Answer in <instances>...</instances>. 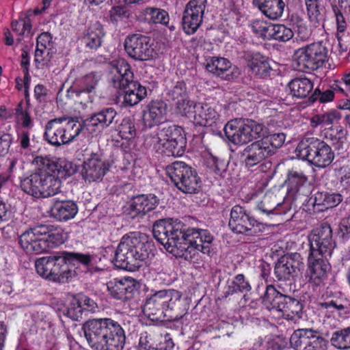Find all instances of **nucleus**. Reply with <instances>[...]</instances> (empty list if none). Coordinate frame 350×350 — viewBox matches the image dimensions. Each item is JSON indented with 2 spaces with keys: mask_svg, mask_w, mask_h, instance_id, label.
Listing matches in <instances>:
<instances>
[{
  "mask_svg": "<svg viewBox=\"0 0 350 350\" xmlns=\"http://www.w3.org/2000/svg\"><path fill=\"white\" fill-rule=\"evenodd\" d=\"M189 305L180 291L175 289L156 291L146 299L143 312L152 321L178 322L187 314Z\"/></svg>",
  "mask_w": 350,
  "mask_h": 350,
  "instance_id": "nucleus-1",
  "label": "nucleus"
},
{
  "mask_svg": "<svg viewBox=\"0 0 350 350\" xmlns=\"http://www.w3.org/2000/svg\"><path fill=\"white\" fill-rule=\"evenodd\" d=\"M88 345L96 350H122L126 336L122 326L109 318L92 319L82 326Z\"/></svg>",
  "mask_w": 350,
  "mask_h": 350,
  "instance_id": "nucleus-2",
  "label": "nucleus"
},
{
  "mask_svg": "<svg viewBox=\"0 0 350 350\" xmlns=\"http://www.w3.org/2000/svg\"><path fill=\"white\" fill-rule=\"evenodd\" d=\"M42 176V198L53 196L60 191L62 180L72 176L75 169L71 162L64 159L57 161L47 156H37L33 159Z\"/></svg>",
  "mask_w": 350,
  "mask_h": 350,
  "instance_id": "nucleus-3",
  "label": "nucleus"
},
{
  "mask_svg": "<svg viewBox=\"0 0 350 350\" xmlns=\"http://www.w3.org/2000/svg\"><path fill=\"white\" fill-rule=\"evenodd\" d=\"M151 140L155 150L166 157H181L185 151L187 139L183 129L175 124L159 126Z\"/></svg>",
  "mask_w": 350,
  "mask_h": 350,
  "instance_id": "nucleus-4",
  "label": "nucleus"
},
{
  "mask_svg": "<svg viewBox=\"0 0 350 350\" xmlns=\"http://www.w3.org/2000/svg\"><path fill=\"white\" fill-rule=\"evenodd\" d=\"M151 246L137 237L135 232L124 235L116 247L117 268L129 269L137 262L144 261L149 258Z\"/></svg>",
  "mask_w": 350,
  "mask_h": 350,
  "instance_id": "nucleus-5",
  "label": "nucleus"
},
{
  "mask_svg": "<svg viewBox=\"0 0 350 350\" xmlns=\"http://www.w3.org/2000/svg\"><path fill=\"white\" fill-rule=\"evenodd\" d=\"M261 302L269 311L280 312L286 319L294 320L301 317L304 308L301 301L280 292L272 284L267 285L265 292L261 297Z\"/></svg>",
  "mask_w": 350,
  "mask_h": 350,
  "instance_id": "nucleus-6",
  "label": "nucleus"
},
{
  "mask_svg": "<svg viewBox=\"0 0 350 350\" xmlns=\"http://www.w3.org/2000/svg\"><path fill=\"white\" fill-rule=\"evenodd\" d=\"M35 267L40 277L57 284L68 283L77 275L76 271L66 264L62 251L37 259Z\"/></svg>",
  "mask_w": 350,
  "mask_h": 350,
  "instance_id": "nucleus-7",
  "label": "nucleus"
},
{
  "mask_svg": "<svg viewBox=\"0 0 350 350\" xmlns=\"http://www.w3.org/2000/svg\"><path fill=\"white\" fill-rule=\"evenodd\" d=\"M295 152L301 159L320 168L329 166L335 157L331 146L315 137H304L297 144Z\"/></svg>",
  "mask_w": 350,
  "mask_h": 350,
  "instance_id": "nucleus-8",
  "label": "nucleus"
},
{
  "mask_svg": "<svg viewBox=\"0 0 350 350\" xmlns=\"http://www.w3.org/2000/svg\"><path fill=\"white\" fill-rule=\"evenodd\" d=\"M184 249L183 256L187 260L196 262L198 260L199 252L211 256L213 254L214 237L207 229L190 228L186 225L183 234Z\"/></svg>",
  "mask_w": 350,
  "mask_h": 350,
  "instance_id": "nucleus-9",
  "label": "nucleus"
},
{
  "mask_svg": "<svg viewBox=\"0 0 350 350\" xmlns=\"http://www.w3.org/2000/svg\"><path fill=\"white\" fill-rule=\"evenodd\" d=\"M186 225L178 219H159L153 225V236L167 251L172 252L174 248H182Z\"/></svg>",
  "mask_w": 350,
  "mask_h": 350,
  "instance_id": "nucleus-10",
  "label": "nucleus"
},
{
  "mask_svg": "<svg viewBox=\"0 0 350 350\" xmlns=\"http://www.w3.org/2000/svg\"><path fill=\"white\" fill-rule=\"evenodd\" d=\"M167 176L174 185L185 193H197L201 187V179L196 170L183 161H174L165 167Z\"/></svg>",
  "mask_w": 350,
  "mask_h": 350,
  "instance_id": "nucleus-11",
  "label": "nucleus"
},
{
  "mask_svg": "<svg viewBox=\"0 0 350 350\" xmlns=\"http://www.w3.org/2000/svg\"><path fill=\"white\" fill-rule=\"evenodd\" d=\"M264 126L252 119H233L224 126L227 139L234 145H243L260 137Z\"/></svg>",
  "mask_w": 350,
  "mask_h": 350,
  "instance_id": "nucleus-12",
  "label": "nucleus"
},
{
  "mask_svg": "<svg viewBox=\"0 0 350 350\" xmlns=\"http://www.w3.org/2000/svg\"><path fill=\"white\" fill-rule=\"evenodd\" d=\"M295 56L298 69L310 72L324 66L327 58V49L322 42H314L296 50Z\"/></svg>",
  "mask_w": 350,
  "mask_h": 350,
  "instance_id": "nucleus-13",
  "label": "nucleus"
},
{
  "mask_svg": "<svg viewBox=\"0 0 350 350\" xmlns=\"http://www.w3.org/2000/svg\"><path fill=\"white\" fill-rule=\"evenodd\" d=\"M228 226L233 232L249 236L257 235L265 230L264 224L257 221L239 205L232 208Z\"/></svg>",
  "mask_w": 350,
  "mask_h": 350,
  "instance_id": "nucleus-14",
  "label": "nucleus"
},
{
  "mask_svg": "<svg viewBox=\"0 0 350 350\" xmlns=\"http://www.w3.org/2000/svg\"><path fill=\"white\" fill-rule=\"evenodd\" d=\"M309 255L331 256L336 247L331 226L327 222L314 228L308 236Z\"/></svg>",
  "mask_w": 350,
  "mask_h": 350,
  "instance_id": "nucleus-15",
  "label": "nucleus"
},
{
  "mask_svg": "<svg viewBox=\"0 0 350 350\" xmlns=\"http://www.w3.org/2000/svg\"><path fill=\"white\" fill-rule=\"evenodd\" d=\"M124 45L126 53L135 60L148 61L156 55L153 42L150 36L141 33L129 35L125 38Z\"/></svg>",
  "mask_w": 350,
  "mask_h": 350,
  "instance_id": "nucleus-16",
  "label": "nucleus"
},
{
  "mask_svg": "<svg viewBox=\"0 0 350 350\" xmlns=\"http://www.w3.org/2000/svg\"><path fill=\"white\" fill-rule=\"evenodd\" d=\"M284 185L287 198L294 201H301L311 193L307 175L304 170L296 167L288 170Z\"/></svg>",
  "mask_w": 350,
  "mask_h": 350,
  "instance_id": "nucleus-17",
  "label": "nucleus"
},
{
  "mask_svg": "<svg viewBox=\"0 0 350 350\" xmlns=\"http://www.w3.org/2000/svg\"><path fill=\"white\" fill-rule=\"evenodd\" d=\"M290 343L295 350H325L328 341L312 329H298L291 335Z\"/></svg>",
  "mask_w": 350,
  "mask_h": 350,
  "instance_id": "nucleus-18",
  "label": "nucleus"
},
{
  "mask_svg": "<svg viewBox=\"0 0 350 350\" xmlns=\"http://www.w3.org/2000/svg\"><path fill=\"white\" fill-rule=\"evenodd\" d=\"M207 0H190L185 6L182 18V27L187 35L195 33L203 21Z\"/></svg>",
  "mask_w": 350,
  "mask_h": 350,
  "instance_id": "nucleus-19",
  "label": "nucleus"
},
{
  "mask_svg": "<svg viewBox=\"0 0 350 350\" xmlns=\"http://www.w3.org/2000/svg\"><path fill=\"white\" fill-rule=\"evenodd\" d=\"M299 253L294 252L281 256L275 264L274 275L278 281H292L303 266Z\"/></svg>",
  "mask_w": 350,
  "mask_h": 350,
  "instance_id": "nucleus-20",
  "label": "nucleus"
},
{
  "mask_svg": "<svg viewBox=\"0 0 350 350\" xmlns=\"http://www.w3.org/2000/svg\"><path fill=\"white\" fill-rule=\"evenodd\" d=\"M330 270L327 257L308 255L306 278L310 286L317 287L324 284Z\"/></svg>",
  "mask_w": 350,
  "mask_h": 350,
  "instance_id": "nucleus-21",
  "label": "nucleus"
},
{
  "mask_svg": "<svg viewBox=\"0 0 350 350\" xmlns=\"http://www.w3.org/2000/svg\"><path fill=\"white\" fill-rule=\"evenodd\" d=\"M117 116L116 111L108 107L92 114L85 120V129L92 137H97L114 121Z\"/></svg>",
  "mask_w": 350,
  "mask_h": 350,
  "instance_id": "nucleus-22",
  "label": "nucleus"
},
{
  "mask_svg": "<svg viewBox=\"0 0 350 350\" xmlns=\"http://www.w3.org/2000/svg\"><path fill=\"white\" fill-rule=\"evenodd\" d=\"M18 244L27 254H40L45 253L43 238L39 224L27 228L18 239Z\"/></svg>",
  "mask_w": 350,
  "mask_h": 350,
  "instance_id": "nucleus-23",
  "label": "nucleus"
},
{
  "mask_svg": "<svg viewBox=\"0 0 350 350\" xmlns=\"http://www.w3.org/2000/svg\"><path fill=\"white\" fill-rule=\"evenodd\" d=\"M102 78L100 72L93 71L75 78L68 92L73 94L79 98L83 94H88L87 102H92L90 94L94 93Z\"/></svg>",
  "mask_w": 350,
  "mask_h": 350,
  "instance_id": "nucleus-24",
  "label": "nucleus"
},
{
  "mask_svg": "<svg viewBox=\"0 0 350 350\" xmlns=\"http://www.w3.org/2000/svg\"><path fill=\"white\" fill-rule=\"evenodd\" d=\"M166 100L174 107L177 112L183 116L190 117V109L187 86L184 81H177L171 88L167 90Z\"/></svg>",
  "mask_w": 350,
  "mask_h": 350,
  "instance_id": "nucleus-25",
  "label": "nucleus"
},
{
  "mask_svg": "<svg viewBox=\"0 0 350 350\" xmlns=\"http://www.w3.org/2000/svg\"><path fill=\"white\" fill-rule=\"evenodd\" d=\"M107 289L114 299L126 301L137 293L135 280L131 278H115L107 283Z\"/></svg>",
  "mask_w": 350,
  "mask_h": 350,
  "instance_id": "nucleus-26",
  "label": "nucleus"
},
{
  "mask_svg": "<svg viewBox=\"0 0 350 350\" xmlns=\"http://www.w3.org/2000/svg\"><path fill=\"white\" fill-rule=\"evenodd\" d=\"M167 107L162 100H152L143 110V124L145 128L160 125L167 120Z\"/></svg>",
  "mask_w": 350,
  "mask_h": 350,
  "instance_id": "nucleus-27",
  "label": "nucleus"
},
{
  "mask_svg": "<svg viewBox=\"0 0 350 350\" xmlns=\"http://www.w3.org/2000/svg\"><path fill=\"white\" fill-rule=\"evenodd\" d=\"M193 122L202 126H221L222 121L217 111L208 103H198L193 106Z\"/></svg>",
  "mask_w": 350,
  "mask_h": 350,
  "instance_id": "nucleus-28",
  "label": "nucleus"
},
{
  "mask_svg": "<svg viewBox=\"0 0 350 350\" xmlns=\"http://www.w3.org/2000/svg\"><path fill=\"white\" fill-rule=\"evenodd\" d=\"M109 169V165L93 154L83 163L82 176L89 183L102 180Z\"/></svg>",
  "mask_w": 350,
  "mask_h": 350,
  "instance_id": "nucleus-29",
  "label": "nucleus"
},
{
  "mask_svg": "<svg viewBox=\"0 0 350 350\" xmlns=\"http://www.w3.org/2000/svg\"><path fill=\"white\" fill-rule=\"evenodd\" d=\"M343 200L339 193L317 191L308 200L306 206H312V211L320 213L338 206Z\"/></svg>",
  "mask_w": 350,
  "mask_h": 350,
  "instance_id": "nucleus-30",
  "label": "nucleus"
},
{
  "mask_svg": "<svg viewBox=\"0 0 350 350\" xmlns=\"http://www.w3.org/2000/svg\"><path fill=\"white\" fill-rule=\"evenodd\" d=\"M174 347V343L169 334L162 336L144 332L140 334L139 350H172Z\"/></svg>",
  "mask_w": 350,
  "mask_h": 350,
  "instance_id": "nucleus-31",
  "label": "nucleus"
},
{
  "mask_svg": "<svg viewBox=\"0 0 350 350\" xmlns=\"http://www.w3.org/2000/svg\"><path fill=\"white\" fill-rule=\"evenodd\" d=\"M159 200L154 194H140L131 198L129 204V214L132 217H143L154 210L159 204Z\"/></svg>",
  "mask_w": 350,
  "mask_h": 350,
  "instance_id": "nucleus-32",
  "label": "nucleus"
},
{
  "mask_svg": "<svg viewBox=\"0 0 350 350\" xmlns=\"http://www.w3.org/2000/svg\"><path fill=\"white\" fill-rule=\"evenodd\" d=\"M39 226L43 238L45 253L58 247L65 242L66 237L62 228L46 224H40Z\"/></svg>",
  "mask_w": 350,
  "mask_h": 350,
  "instance_id": "nucleus-33",
  "label": "nucleus"
},
{
  "mask_svg": "<svg viewBox=\"0 0 350 350\" xmlns=\"http://www.w3.org/2000/svg\"><path fill=\"white\" fill-rule=\"evenodd\" d=\"M271 155V150L265 146L261 139L247 146L243 151L244 163L247 168L252 167Z\"/></svg>",
  "mask_w": 350,
  "mask_h": 350,
  "instance_id": "nucleus-34",
  "label": "nucleus"
},
{
  "mask_svg": "<svg viewBox=\"0 0 350 350\" xmlns=\"http://www.w3.org/2000/svg\"><path fill=\"white\" fill-rule=\"evenodd\" d=\"M134 81L131 65L124 59L118 62L116 72L110 80L111 85L117 90L124 91Z\"/></svg>",
  "mask_w": 350,
  "mask_h": 350,
  "instance_id": "nucleus-35",
  "label": "nucleus"
},
{
  "mask_svg": "<svg viewBox=\"0 0 350 350\" xmlns=\"http://www.w3.org/2000/svg\"><path fill=\"white\" fill-rule=\"evenodd\" d=\"M245 59L249 68L258 77L266 79L269 77L272 69L267 57L258 52H249L245 54Z\"/></svg>",
  "mask_w": 350,
  "mask_h": 350,
  "instance_id": "nucleus-36",
  "label": "nucleus"
},
{
  "mask_svg": "<svg viewBox=\"0 0 350 350\" xmlns=\"http://www.w3.org/2000/svg\"><path fill=\"white\" fill-rule=\"evenodd\" d=\"M78 213V206L72 200H55L51 207V215L59 221L73 219Z\"/></svg>",
  "mask_w": 350,
  "mask_h": 350,
  "instance_id": "nucleus-37",
  "label": "nucleus"
},
{
  "mask_svg": "<svg viewBox=\"0 0 350 350\" xmlns=\"http://www.w3.org/2000/svg\"><path fill=\"white\" fill-rule=\"evenodd\" d=\"M116 248L113 245L101 247L92 254L93 263L96 271L107 269L111 265H116Z\"/></svg>",
  "mask_w": 350,
  "mask_h": 350,
  "instance_id": "nucleus-38",
  "label": "nucleus"
},
{
  "mask_svg": "<svg viewBox=\"0 0 350 350\" xmlns=\"http://www.w3.org/2000/svg\"><path fill=\"white\" fill-rule=\"evenodd\" d=\"M253 5L271 20L282 17L285 8L283 0H252Z\"/></svg>",
  "mask_w": 350,
  "mask_h": 350,
  "instance_id": "nucleus-39",
  "label": "nucleus"
},
{
  "mask_svg": "<svg viewBox=\"0 0 350 350\" xmlns=\"http://www.w3.org/2000/svg\"><path fill=\"white\" fill-rule=\"evenodd\" d=\"M206 68L221 79L230 81L233 79L232 64L226 58L213 57L207 62Z\"/></svg>",
  "mask_w": 350,
  "mask_h": 350,
  "instance_id": "nucleus-40",
  "label": "nucleus"
},
{
  "mask_svg": "<svg viewBox=\"0 0 350 350\" xmlns=\"http://www.w3.org/2000/svg\"><path fill=\"white\" fill-rule=\"evenodd\" d=\"M61 120L63 133V139L66 144L72 142L81 133H86L85 129V120L81 123L78 120L69 117L59 118Z\"/></svg>",
  "mask_w": 350,
  "mask_h": 350,
  "instance_id": "nucleus-41",
  "label": "nucleus"
},
{
  "mask_svg": "<svg viewBox=\"0 0 350 350\" xmlns=\"http://www.w3.org/2000/svg\"><path fill=\"white\" fill-rule=\"evenodd\" d=\"M122 105L124 107H132L145 98L147 96V90L145 86L135 80L124 90Z\"/></svg>",
  "mask_w": 350,
  "mask_h": 350,
  "instance_id": "nucleus-42",
  "label": "nucleus"
},
{
  "mask_svg": "<svg viewBox=\"0 0 350 350\" xmlns=\"http://www.w3.org/2000/svg\"><path fill=\"white\" fill-rule=\"evenodd\" d=\"M59 122L61 120L56 118L49 120L45 126L44 138L49 144L55 146L66 144L63 139V130Z\"/></svg>",
  "mask_w": 350,
  "mask_h": 350,
  "instance_id": "nucleus-43",
  "label": "nucleus"
},
{
  "mask_svg": "<svg viewBox=\"0 0 350 350\" xmlns=\"http://www.w3.org/2000/svg\"><path fill=\"white\" fill-rule=\"evenodd\" d=\"M288 87L293 97L304 98L312 92L314 83L306 77H296L288 83Z\"/></svg>",
  "mask_w": 350,
  "mask_h": 350,
  "instance_id": "nucleus-44",
  "label": "nucleus"
},
{
  "mask_svg": "<svg viewBox=\"0 0 350 350\" xmlns=\"http://www.w3.org/2000/svg\"><path fill=\"white\" fill-rule=\"evenodd\" d=\"M251 290L252 286L248 279L244 274L239 273L236 275L232 280L227 281L224 297H228L237 293H247Z\"/></svg>",
  "mask_w": 350,
  "mask_h": 350,
  "instance_id": "nucleus-45",
  "label": "nucleus"
},
{
  "mask_svg": "<svg viewBox=\"0 0 350 350\" xmlns=\"http://www.w3.org/2000/svg\"><path fill=\"white\" fill-rule=\"evenodd\" d=\"M42 176L40 175L39 167L38 171L25 178L21 181V187L26 193L35 198H42L41 183Z\"/></svg>",
  "mask_w": 350,
  "mask_h": 350,
  "instance_id": "nucleus-46",
  "label": "nucleus"
},
{
  "mask_svg": "<svg viewBox=\"0 0 350 350\" xmlns=\"http://www.w3.org/2000/svg\"><path fill=\"white\" fill-rule=\"evenodd\" d=\"M346 8V5H345V7L336 5H332L336 28V35L338 40L345 36L350 23L349 14L347 12Z\"/></svg>",
  "mask_w": 350,
  "mask_h": 350,
  "instance_id": "nucleus-47",
  "label": "nucleus"
},
{
  "mask_svg": "<svg viewBox=\"0 0 350 350\" xmlns=\"http://www.w3.org/2000/svg\"><path fill=\"white\" fill-rule=\"evenodd\" d=\"M142 14L144 16V20L148 23L161 24L169 27L170 30L174 29L173 26H169L170 16L168 12L165 10L147 7L142 12Z\"/></svg>",
  "mask_w": 350,
  "mask_h": 350,
  "instance_id": "nucleus-48",
  "label": "nucleus"
},
{
  "mask_svg": "<svg viewBox=\"0 0 350 350\" xmlns=\"http://www.w3.org/2000/svg\"><path fill=\"white\" fill-rule=\"evenodd\" d=\"M104 36L103 27L100 24H96L88 28L82 41L85 47L91 50H96L102 45Z\"/></svg>",
  "mask_w": 350,
  "mask_h": 350,
  "instance_id": "nucleus-49",
  "label": "nucleus"
},
{
  "mask_svg": "<svg viewBox=\"0 0 350 350\" xmlns=\"http://www.w3.org/2000/svg\"><path fill=\"white\" fill-rule=\"evenodd\" d=\"M62 254L69 267L79 265L85 267L94 266L92 254L68 251H62Z\"/></svg>",
  "mask_w": 350,
  "mask_h": 350,
  "instance_id": "nucleus-50",
  "label": "nucleus"
},
{
  "mask_svg": "<svg viewBox=\"0 0 350 350\" xmlns=\"http://www.w3.org/2000/svg\"><path fill=\"white\" fill-rule=\"evenodd\" d=\"M330 343L336 349L350 350V326L334 332Z\"/></svg>",
  "mask_w": 350,
  "mask_h": 350,
  "instance_id": "nucleus-51",
  "label": "nucleus"
},
{
  "mask_svg": "<svg viewBox=\"0 0 350 350\" xmlns=\"http://www.w3.org/2000/svg\"><path fill=\"white\" fill-rule=\"evenodd\" d=\"M294 33L291 28L284 24L273 23L269 40L286 42L292 39Z\"/></svg>",
  "mask_w": 350,
  "mask_h": 350,
  "instance_id": "nucleus-52",
  "label": "nucleus"
},
{
  "mask_svg": "<svg viewBox=\"0 0 350 350\" xmlns=\"http://www.w3.org/2000/svg\"><path fill=\"white\" fill-rule=\"evenodd\" d=\"M278 199L275 194L272 192L266 193L261 201L257 205V209L262 214H266L269 217L273 216L277 205L278 206Z\"/></svg>",
  "mask_w": 350,
  "mask_h": 350,
  "instance_id": "nucleus-53",
  "label": "nucleus"
},
{
  "mask_svg": "<svg viewBox=\"0 0 350 350\" xmlns=\"http://www.w3.org/2000/svg\"><path fill=\"white\" fill-rule=\"evenodd\" d=\"M117 131L119 136L122 139L126 140L128 143L136 136V129L134 120L130 118L122 119L120 124L118 126Z\"/></svg>",
  "mask_w": 350,
  "mask_h": 350,
  "instance_id": "nucleus-54",
  "label": "nucleus"
},
{
  "mask_svg": "<svg viewBox=\"0 0 350 350\" xmlns=\"http://www.w3.org/2000/svg\"><path fill=\"white\" fill-rule=\"evenodd\" d=\"M272 25L273 23H267V21L261 19H255L251 22L250 27H251L252 32L258 38L269 40Z\"/></svg>",
  "mask_w": 350,
  "mask_h": 350,
  "instance_id": "nucleus-55",
  "label": "nucleus"
},
{
  "mask_svg": "<svg viewBox=\"0 0 350 350\" xmlns=\"http://www.w3.org/2000/svg\"><path fill=\"white\" fill-rule=\"evenodd\" d=\"M286 139L284 133H271L263 137L261 140L271 150V155L275 150L282 146Z\"/></svg>",
  "mask_w": 350,
  "mask_h": 350,
  "instance_id": "nucleus-56",
  "label": "nucleus"
},
{
  "mask_svg": "<svg viewBox=\"0 0 350 350\" xmlns=\"http://www.w3.org/2000/svg\"><path fill=\"white\" fill-rule=\"evenodd\" d=\"M335 94L333 90L329 88H319L314 89L313 93L310 96L308 97V100L310 103H314L319 101L320 103H327L332 102L334 100Z\"/></svg>",
  "mask_w": 350,
  "mask_h": 350,
  "instance_id": "nucleus-57",
  "label": "nucleus"
},
{
  "mask_svg": "<svg viewBox=\"0 0 350 350\" xmlns=\"http://www.w3.org/2000/svg\"><path fill=\"white\" fill-rule=\"evenodd\" d=\"M287 339L278 335H269L265 338V348L267 350H286Z\"/></svg>",
  "mask_w": 350,
  "mask_h": 350,
  "instance_id": "nucleus-58",
  "label": "nucleus"
},
{
  "mask_svg": "<svg viewBox=\"0 0 350 350\" xmlns=\"http://www.w3.org/2000/svg\"><path fill=\"white\" fill-rule=\"evenodd\" d=\"M11 28L14 32H16L19 36H29L31 35L32 25L31 20L28 17L21 18L18 21H12Z\"/></svg>",
  "mask_w": 350,
  "mask_h": 350,
  "instance_id": "nucleus-59",
  "label": "nucleus"
},
{
  "mask_svg": "<svg viewBox=\"0 0 350 350\" xmlns=\"http://www.w3.org/2000/svg\"><path fill=\"white\" fill-rule=\"evenodd\" d=\"M308 16L310 23L317 26L322 18L321 1L306 3Z\"/></svg>",
  "mask_w": 350,
  "mask_h": 350,
  "instance_id": "nucleus-60",
  "label": "nucleus"
},
{
  "mask_svg": "<svg viewBox=\"0 0 350 350\" xmlns=\"http://www.w3.org/2000/svg\"><path fill=\"white\" fill-rule=\"evenodd\" d=\"M83 312H85L83 308H82L81 303L75 295L67 307L66 315L70 319L77 321L82 319Z\"/></svg>",
  "mask_w": 350,
  "mask_h": 350,
  "instance_id": "nucleus-61",
  "label": "nucleus"
},
{
  "mask_svg": "<svg viewBox=\"0 0 350 350\" xmlns=\"http://www.w3.org/2000/svg\"><path fill=\"white\" fill-rule=\"evenodd\" d=\"M129 14L127 10L121 5H116L112 7L109 12L110 21L117 25L118 22L122 21L124 18H128Z\"/></svg>",
  "mask_w": 350,
  "mask_h": 350,
  "instance_id": "nucleus-62",
  "label": "nucleus"
},
{
  "mask_svg": "<svg viewBox=\"0 0 350 350\" xmlns=\"http://www.w3.org/2000/svg\"><path fill=\"white\" fill-rule=\"evenodd\" d=\"M338 237L342 241H347L350 238V216L343 218L338 226L337 232Z\"/></svg>",
  "mask_w": 350,
  "mask_h": 350,
  "instance_id": "nucleus-63",
  "label": "nucleus"
},
{
  "mask_svg": "<svg viewBox=\"0 0 350 350\" xmlns=\"http://www.w3.org/2000/svg\"><path fill=\"white\" fill-rule=\"evenodd\" d=\"M297 201L292 200L287 198V195L284 198L283 202H280L278 201V206L275 208L273 215H286L291 211L293 203H295Z\"/></svg>",
  "mask_w": 350,
  "mask_h": 350,
  "instance_id": "nucleus-64",
  "label": "nucleus"
}]
</instances>
